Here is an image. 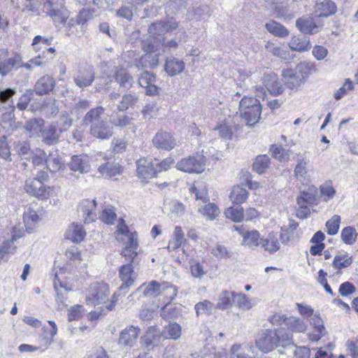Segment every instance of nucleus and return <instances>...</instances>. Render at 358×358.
<instances>
[{"mask_svg":"<svg viewBox=\"0 0 358 358\" xmlns=\"http://www.w3.org/2000/svg\"><path fill=\"white\" fill-rule=\"evenodd\" d=\"M104 111L102 106H97L90 110L83 117V124L90 127L91 136L101 140L109 139L113 134V127L102 118Z\"/></svg>","mask_w":358,"mask_h":358,"instance_id":"nucleus-1","label":"nucleus"},{"mask_svg":"<svg viewBox=\"0 0 358 358\" xmlns=\"http://www.w3.org/2000/svg\"><path fill=\"white\" fill-rule=\"evenodd\" d=\"M240 116L246 125L252 126L259 122L262 106L257 99L244 96L239 103Z\"/></svg>","mask_w":358,"mask_h":358,"instance_id":"nucleus-2","label":"nucleus"},{"mask_svg":"<svg viewBox=\"0 0 358 358\" xmlns=\"http://www.w3.org/2000/svg\"><path fill=\"white\" fill-rule=\"evenodd\" d=\"M236 78L237 85L241 88L249 90L255 89L256 96L264 99L266 92L262 85H257V80H261L260 73L258 71L251 72L245 69H238Z\"/></svg>","mask_w":358,"mask_h":358,"instance_id":"nucleus-3","label":"nucleus"},{"mask_svg":"<svg viewBox=\"0 0 358 358\" xmlns=\"http://www.w3.org/2000/svg\"><path fill=\"white\" fill-rule=\"evenodd\" d=\"M42 11L50 16L56 25L63 24L69 17L64 0H40Z\"/></svg>","mask_w":358,"mask_h":358,"instance_id":"nucleus-4","label":"nucleus"},{"mask_svg":"<svg viewBox=\"0 0 358 358\" xmlns=\"http://www.w3.org/2000/svg\"><path fill=\"white\" fill-rule=\"evenodd\" d=\"M110 295L109 287L103 282H94L90 284L86 294L87 305L96 306L106 304Z\"/></svg>","mask_w":358,"mask_h":358,"instance_id":"nucleus-5","label":"nucleus"},{"mask_svg":"<svg viewBox=\"0 0 358 358\" xmlns=\"http://www.w3.org/2000/svg\"><path fill=\"white\" fill-rule=\"evenodd\" d=\"M176 168L186 173H200L206 169V158L202 155L189 156L178 161Z\"/></svg>","mask_w":358,"mask_h":358,"instance_id":"nucleus-6","label":"nucleus"},{"mask_svg":"<svg viewBox=\"0 0 358 358\" xmlns=\"http://www.w3.org/2000/svg\"><path fill=\"white\" fill-rule=\"evenodd\" d=\"M276 332L271 329L262 331L257 336L255 344L262 352L267 353L277 348L278 338Z\"/></svg>","mask_w":358,"mask_h":358,"instance_id":"nucleus-7","label":"nucleus"},{"mask_svg":"<svg viewBox=\"0 0 358 358\" xmlns=\"http://www.w3.org/2000/svg\"><path fill=\"white\" fill-rule=\"evenodd\" d=\"M164 340L162 333L156 327H150L141 338V344L145 350L150 351L159 347Z\"/></svg>","mask_w":358,"mask_h":358,"instance_id":"nucleus-8","label":"nucleus"},{"mask_svg":"<svg viewBox=\"0 0 358 358\" xmlns=\"http://www.w3.org/2000/svg\"><path fill=\"white\" fill-rule=\"evenodd\" d=\"M234 229L242 237V245L249 247L252 249H255L261 245L262 238L260 234L257 230L248 231L243 227V226H234Z\"/></svg>","mask_w":358,"mask_h":358,"instance_id":"nucleus-9","label":"nucleus"},{"mask_svg":"<svg viewBox=\"0 0 358 358\" xmlns=\"http://www.w3.org/2000/svg\"><path fill=\"white\" fill-rule=\"evenodd\" d=\"M178 289L176 287L167 282L162 284L159 296H163L164 302L166 303L162 308L160 313L163 318L169 319L171 317L169 313L171 310V308H169V304L176 297Z\"/></svg>","mask_w":358,"mask_h":358,"instance_id":"nucleus-10","label":"nucleus"},{"mask_svg":"<svg viewBox=\"0 0 358 358\" xmlns=\"http://www.w3.org/2000/svg\"><path fill=\"white\" fill-rule=\"evenodd\" d=\"M262 86L272 95L277 96L284 92V87L278 80V75L274 73H264L261 76Z\"/></svg>","mask_w":358,"mask_h":358,"instance_id":"nucleus-11","label":"nucleus"},{"mask_svg":"<svg viewBox=\"0 0 358 358\" xmlns=\"http://www.w3.org/2000/svg\"><path fill=\"white\" fill-rule=\"evenodd\" d=\"M94 72L89 66H80L73 76L76 85L80 88L90 86L94 80Z\"/></svg>","mask_w":358,"mask_h":358,"instance_id":"nucleus-12","label":"nucleus"},{"mask_svg":"<svg viewBox=\"0 0 358 358\" xmlns=\"http://www.w3.org/2000/svg\"><path fill=\"white\" fill-rule=\"evenodd\" d=\"M24 189L29 194L41 199H46L50 196V188L45 187L41 180L35 178L26 180Z\"/></svg>","mask_w":358,"mask_h":358,"instance_id":"nucleus-13","label":"nucleus"},{"mask_svg":"<svg viewBox=\"0 0 358 358\" xmlns=\"http://www.w3.org/2000/svg\"><path fill=\"white\" fill-rule=\"evenodd\" d=\"M37 205L30 204L27 206L23 213V220L26 231L30 234L35 228L36 224L41 220V215L36 209Z\"/></svg>","mask_w":358,"mask_h":358,"instance_id":"nucleus-14","label":"nucleus"},{"mask_svg":"<svg viewBox=\"0 0 358 358\" xmlns=\"http://www.w3.org/2000/svg\"><path fill=\"white\" fill-rule=\"evenodd\" d=\"M281 76L285 85L292 90H298L305 83L303 78L292 69L282 70Z\"/></svg>","mask_w":358,"mask_h":358,"instance_id":"nucleus-15","label":"nucleus"},{"mask_svg":"<svg viewBox=\"0 0 358 358\" xmlns=\"http://www.w3.org/2000/svg\"><path fill=\"white\" fill-rule=\"evenodd\" d=\"M136 171L138 178L143 179L152 178L157 173L154 162L145 158L136 162Z\"/></svg>","mask_w":358,"mask_h":358,"instance_id":"nucleus-16","label":"nucleus"},{"mask_svg":"<svg viewBox=\"0 0 358 358\" xmlns=\"http://www.w3.org/2000/svg\"><path fill=\"white\" fill-rule=\"evenodd\" d=\"M152 143L156 148L166 150L173 149L176 145V139L170 133L166 131L157 132L152 139Z\"/></svg>","mask_w":358,"mask_h":358,"instance_id":"nucleus-17","label":"nucleus"},{"mask_svg":"<svg viewBox=\"0 0 358 358\" xmlns=\"http://www.w3.org/2000/svg\"><path fill=\"white\" fill-rule=\"evenodd\" d=\"M318 19L303 16L296 21V26L303 34H313L319 30Z\"/></svg>","mask_w":358,"mask_h":358,"instance_id":"nucleus-18","label":"nucleus"},{"mask_svg":"<svg viewBox=\"0 0 358 358\" xmlns=\"http://www.w3.org/2000/svg\"><path fill=\"white\" fill-rule=\"evenodd\" d=\"M140 333L141 329L138 327L129 326L121 331L119 343L131 348L136 343Z\"/></svg>","mask_w":358,"mask_h":358,"instance_id":"nucleus-19","label":"nucleus"},{"mask_svg":"<svg viewBox=\"0 0 358 358\" xmlns=\"http://www.w3.org/2000/svg\"><path fill=\"white\" fill-rule=\"evenodd\" d=\"M55 84L54 78L49 75H44L36 82L34 91L38 95L47 94L54 89Z\"/></svg>","mask_w":358,"mask_h":358,"instance_id":"nucleus-20","label":"nucleus"},{"mask_svg":"<svg viewBox=\"0 0 358 358\" xmlns=\"http://www.w3.org/2000/svg\"><path fill=\"white\" fill-rule=\"evenodd\" d=\"M96 207V202L94 199H84L80 202L79 209L83 213V217L85 223L89 224L94 221L96 217L95 213Z\"/></svg>","mask_w":358,"mask_h":358,"instance_id":"nucleus-21","label":"nucleus"},{"mask_svg":"<svg viewBox=\"0 0 358 358\" xmlns=\"http://www.w3.org/2000/svg\"><path fill=\"white\" fill-rule=\"evenodd\" d=\"M69 167L73 171H78L80 173L90 172L91 166L89 157L87 155H74L69 162Z\"/></svg>","mask_w":358,"mask_h":358,"instance_id":"nucleus-22","label":"nucleus"},{"mask_svg":"<svg viewBox=\"0 0 358 358\" xmlns=\"http://www.w3.org/2000/svg\"><path fill=\"white\" fill-rule=\"evenodd\" d=\"M336 12V6L331 0H322L317 1L315 6V13L316 17H327L334 15Z\"/></svg>","mask_w":358,"mask_h":358,"instance_id":"nucleus-23","label":"nucleus"},{"mask_svg":"<svg viewBox=\"0 0 358 358\" xmlns=\"http://www.w3.org/2000/svg\"><path fill=\"white\" fill-rule=\"evenodd\" d=\"M22 65L21 57L18 55L13 57L3 59L0 62V75L6 76L10 73L13 70H17Z\"/></svg>","mask_w":358,"mask_h":358,"instance_id":"nucleus-24","label":"nucleus"},{"mask_svg":"<svg viewBox=\"0 0 358 358\" xmlns=\"http://www.w3.org/2000/svg\"><path fill=\"white\" fill-rule=\"evenodd\" d=\"M262 248L269 254H274L280 248V241L278 234L273 231L270 232L264 238H262Z\"/></svg>","mask_w":358,"mask_h":358,"instance_id":"nucleus-25","label":"nucleus"},{"mask_svg":"<svg viewBox=\"0 0 358 358\" xmlns=\"http://www.w3.org/2000/svg\"><path fill=\"white\" fill-rule=\"evenodd\" d=\"M310 323L313 327V331L308 334L310 340L318 341L323 336L325 328L320 315L315 313L310 317Z\"/></svg>","mask_w":358,"mask_h":358,"instance_id":"nucleus-26","label":"nucleus"},{"mask_svg":"<svg viewBox=\"0 0 358 358\" xmlns=\"http://www.w3.org/2000/svg\"><path fill=\"white\" fill-rule=\"evenodd\" d=\"M45 164L48 169L52 173H56L64 166V164L57 150L50 151L48 156H46Z\"/></svg>","mask_w":358,"mask_h":358,"instance_id":"nucleus-27","label":"nucleus"},{"mask_svg":"<svg viewBox=\"0 0 358 358\" xmlns=\"http://www.w3.org/2000/svg\"><path fill=\"white\" fill-rule=\"evenodd\" d=\"M60 134L61 132H59L57 127L54 124H51L43 129L41 136L44 143L51 145H55L59 142Z\"/></svg>","mask_w":358,"mask_h":358,"instance_id":"nucleus-28","label":"nucleus"},{"mask_svg":"<svg viewBox=\"0 0 358 358\" xmlns=\"http://www.w3.org/2000/svg\"><path fill=\"white\" fill-rule=\"evenodd\" d=\"M120 277L122 281V284L120 287V290H123L131 286L134 282V271L131 264H127L120 267Z\"/></svg>","mask_w":358,"mask_h":358,"instance_id":"nucleus-29","label":"nucleus"},{"mask_svg":"<svg viewBox=\"0 0 358 358\" xmlns=\"http://www.w3.org/2000/svg\"><path fill=\"white\" fill-rule=\"evenodd\" d=\"M159 64V55L154 53H146L140 59L136 62L135 66L138 69H155Z\"/></svg>","mask_w":358,"mask_h":358,"instance_id":"nucleus-30","label":"nucleus"},{"mask_svg":"<svg viewBox=\"0 0 358 358\" xmlns=\"http://www.w3.org/2000/svg\"><path fill=\"white\" fill-rule=\"evenodd\" d=\"M86 232L80 224L73 223L66 230V237L74 243L81 242L85 237Z\"/></svg>","mask_w":358,"mask_h":358,"instance_id":"nucleus-31","label":"nucleus"},{"mask_svg":"<svg viewBox=\"0 0 358 358\" xmlns=\"http://www.w3.org/2000/svg\"><path fill=\"white\" fill-rule=\"evenodd\" d=\"M44 120L41 118H33L27 120L24 127L30 137L40 136L44 127Z\"/></svg>","mask_w":358,"mask_h":358,"instance_id":"nucleus-32","label":"nucleus"},{"mask_svg":"<svg viewBox=\"0 0 358 358\" xmlns=\"http://www.w3.org/2000/svg\"><path fill=\"white\" fill-rule=\"evenodd\" d=\"M235 292L224 290L221 292L217 296V302L215 306L218 310H227L231 308L234 302Z\"/></svg>","mask_w":358,"mask_h":358,"instance_id":"nucleus-33","label":"nucleus"},{"mask_svg":"<svg viewBox=\"0 0 358 358\" xmlns=\"http://www.w3.org/2000/svg\"><path fill=\"white\" fill-rule=\"evenodd\" d=\"M138 243L137 238L134 236H129V240L127 241L125 248L122 250L121 254L126 258L130 260L131 264L134 262L135 259L138 256Z\"/></svg>","mask_w":358,"mask_h":358,"instance_id":"nucleus-34","label":"nucleus"},{"mask_svg":"<svg viewBox=\"0 0 358 358\" xmlns=\"http://www.w3.org/2000/svg\"><path fill=\"white\" fill-rule=\"evenodd\" d=\"M115 79L121 87L127 90L132 87L134 80L133 77L124 69H118L115 74Z\"/></svg>","mask_w":358,"mask_h":358,"instance_id":"nucleus-35","label":"nucleus"},{"mask_svg":"<svg viewBox=\"0 0 358 358\" xmlns=\"http://www.w3.org/2000/svg\"><path fill=\"white\" fill-rule=\"evenodd\" d=\"M185 62L176 58L167 59L165 64V71L170 76L180 73L185 69Z\"/></svg>","mask_w":358,"mask_h":358,"instance_id":"nucleus-36","label":"nucleus"},{"mask_svg":"<svg viewBox=\"0 0 358 358\" xmlns=\"http://www.w3.org/2000/svg\"><path fill=\"white\" fill-rule=\"evenodd\" d=\"M289 47L292 50L305 52L310 49V40L306 36H294L289 43Z\"/></svg>","mask_w":358,"mask_h":358,"instance_id":"nucleus-37","label":"nucleus"},{"mask_svg":"<svg viewBox=\"0 0 358 358\" xmlns=\"http://www.w3.org/2000/svg\"><path fill=\"white\" fill-rule=\"evenodd\" d=\"M98 171L101 176L110 178L120 174L121 166L114 162H108L99 166Z\"/></svg>","mask_w":358,"mask_h":358,"instance_id":"nucleus-38","label":"nucleus"},{"mask_svg":"<svg viewBox=\"0 0 358 358\" xmlns=\"http://www.w3.org/2000/svg\"><path fill=\"white\" fill-rule=\"evenodd\" d=\"M248 197V191L240 186H234L229 195L230 200L232 203L237 205L245 202Z\"/></svg>","mask_w":358,"mask_h":358,"instance_id":"nucleus-39","label":"nucleus"},{"mask_svg":"<svg viewBox=\"0 0 358 358\" xmlns=\"http://www.w3.org/2000/svg\"><path fill=\"white\" fill-rule=\"evenodd\" d=\"M294 71L303 78V81L306 82L310 75L315 71V66L312 62H302L296 66Z\"/></svg>","mask_w":358,"mask_h":358,"instance_id":"nucleus-40","label":"nucleus"},{"mask_svg":"<svg viewBox=\"0 0 358 358\" xmlns=\"http://www.w3.org/2000/svg\"><path fill=\"white\" fill-rule=\"evenodd\" d=\"M265 27L268 32L275 36L286 37L289 33L285 27L275 21H271L266 23Z\"/></svg>","mask_w":358,"mask_h":358,"instance_id":"nucleus-41","label":"nucleus"},{"mask_svg":"<svg viewBox=\"0 0 358 358\" xmlns=\"http://www.w3.org/2000/svg\"><path fill=\"white\" fill-rule=\"evenodd\" d=\"M274 331L276 332V337L278 338L277 348H286L293 345L292 334L289 331L285 329H280Z\"/></svg>","mask_w":358,"mask_h":358,"instance_id":"nucleus-42","label":"nucleus"},{"mask_svg":"<svg viewBox=\"0 0 358 358\" xmlns=\"http://www.w3.org/2000/svg\"><path fill=\"white\" fill-rule=\"evenodd\" d=\"M252 350L249 344H235L231 348L232 358H252L248 353Z\"/></svg>","mask_w":358,"mask_h":358,"instance_id":"nucleus-43","label":"nucleus"},{"mask_svg":"<svg viewBox=\"0 0 358 358\" xmlns=\"http://www.w3.org/2000/svg\"><path fill=\"white\" fill-rule=\"evenodd\" d=\"M198 211L208 220H213L220 215L218 207L213 203H208L199 208Z\"/></svg>","mask_w":358,"mask_h":358,"instance_id":"nucleus-44","label":"nucleus"},{"mask_svg":"<svg viewBox=\"0 0 358 358\" xmlns=\"http://www.w3.org/2000/svg\"><path fill=\"white\" fill-rule=\"evenodd\" d=\"M182 329L180 325L176 322L170 323L166 325L163 331L164 338L173 340L178 339L181 336Z\"/></svg>","mask_w":358,"mask_h":358,"instance_id":"nucleus-45","label":"nucleus"},{"mask_svg":"<svg viewBox=\"0 0 358 358\" xmlns=\"http://www.w3.org/2000/svg\"><path fill=\"white\" fill-rule=\"evenodd\" d=\"M224 215L234 222H241L244 219L243 208L240 206H231L224 211Z\"/></svg>","mask_w":358,"mask_h":358,"instance_id":"nucleus-46","label":"nucleus"},{"mask_svg":"<svg viewBox=\"0 0 358 358\" xmlns=\"http://www.w3.org/2000/svg\"><path fill=\"white\" fill-rule=\"evenodd\" d=\"M92 17V13L88 9H83L77 17V25L80 27V31L76 33L77 36H82L86 29V23Z\"/></svg>","mask_w":358,"mask_h":358,"instance_id":"nucleus-47","label":"nucleus"},{"mask_svg":"<svg viewBox=\"0 0 358 358\" xmlns=\"http://www.w3.org/2000/svg\"><path fill=\"white\" fill-rule=\"evenodd\" d=\"M352 263V257L350 256L348 253L345 252L336 255L334 258L332 265L336 269L341 270L342 268L350 266Z\"/></svg>","mask_w":358,"mask_h":358,"instance_id":"nucleus-48","label":"nucleus"},{"mask_svg":"<svg viewBox=\"0 0 358 358\" xmlns=\"http://www.w3.org/2000/svg\"><path fill=\"white\" fill-rule=\"evenodd\" d=\"M138 100V98L135 94H126L122 96V99L120 101L117 107L119 111H125L129 108V107L135 105Z\"/></svg>","mask_w":358,"mask_h":358,"instance_id":"nucleus-49","label":"nucleus"},{"mask_svg":"<svg viewBox=\"0 0 358 358\" xmlns=\"http://www.w3.org/2000/svg\"><path fill=\"white\" fill-rule=\"evenodd\" d=\"M190 192L195 194L196 201L206 203L209 201L207 187L203 184H197L190 188Z\"/></svg>","mask_w":358,"mask_h":358,"instance_id":"nucleus-50","label":"nucleus"},{"mask_svg":"<svg viewBox=\"0 0 358 358\" xmlns=\"http://www.w3.org/2000/svg\"><path fill=\"white\" fill-rule=\"evenodd\" d=\"M269 164L270 159L267 155H259L253 164V169L259 174H262L268 168Z\"/></svg>","mask_w":358,"mask_h":358,"instance_id":"nucleus-51","label":"nucleus"},{"mask_svg":"<svg viewBox=\"0 0 358 358\" xmlns=\"http://www.w3.org/2000/svg\"><path fill=\"white\" fill-rule=\"evenodd\" d=\"M286 327L292 331L299 333L303 332L306 329L305 322L302 320L294 317H289L288 320H286Z\"/></svg>","mask_w":358,"mask_h":358,"instance_id":"nucleus-52","label":"nucleus"},{"mask_svg":"<svg viewBox=\"0 0 358 358\" xmlns=\"http://www.w3.org/2000/svg\"><path fill=\"white\" fill-rule=\"evenodd\" d=\"M308 162V159H298L297 164L294 169V175L297 180L302 181L306 179L308 174L306 165Z\"/></svg>","mask_w":358,"mask_h":358,"instance_id":"nucleus-53","label":"nucleus"},{"mask_svg":"<svg viewBox=\"0 0 358 358\" xmlns=\"http://www.w3.org/2000/svg\"><path fill=\"white\" fill-rule=\"evenodd\" d=\"M234 302L237 306L243 310H249L255 305L246 294L243 293H235Z\"/></svg>","mask_w":358,"mask_h":358,"instance_id":"nucleus-54","label":"nucleus"},{"mask_svg":"<svg viewBox=\"0 0 358 358\" xmlns=\"http://www.w3.org/2000/svg\"><path fill=\"white\" fill-rule=\"evenodd\" d=\"M148 31L151 36L155 37L157 39H159L158 36L161 37L166 34L163 21L151 24Z\"/></svg>","mask_w":358,"mask_h":358,"instance_id":"nucleus-55","label":"nucleus"},{"mask_svg":"<svg viewBox=\"0 0 358 358\" xmlns=\"http://www.w3.org/2000/svg\"><path fill=\"white\" fill-rule=\"evenodd\" d=\"M194 309L197 316L202 314L210 315L212 313L213 304L210 301L204 300L197 303L194 306Z\"/></svg>","mask_w":358,"mask_h":358,"instance_id":"nucleus-56","label":"nucleus"},{"mask_svg":"<svg viewBox=\"0 0 358 358\" xmlns=\"http://www.w3.org/2000/svg\"><path fill=\"white\" fill-rule=\"evenodd\" d=\"M341 222V217L339 215H334L326 223V227L327 229V233L329 235H335L338 233Z\"/></svg>","mask_w":358,"mask_h":358,"instance_id":"nucleus-57","label":"nucleus"},{"mask_svg":"<svg viewBox=\"0 0 358 358\" xmlns=\"http://www.w3.org/2000/svg\"><path fill=\"white\" fill-rule=\"evenodd\" d=\"M272 156L279 161H287L289 159V151L281 146L273 145L271 148Z\"/></svg>","mask_w":358,"mask_h":358,"instance_id":"nucleus-58","label":"nucleus"},{"mask_svg":"<svg viewBox=\"0 0 358 358\" xmlns=\"http://www.w3.org/2000/svg\"><path fill=\"white\" fill-rule=\"evenodd\" d=\"M132 122V118L128 117L126 115H117L113 117L110 123L116 127L123 128L128 125H130Z\"/></svg>","mask_w":358,"mask_h":358,"instance_id":"nucleus-59","label":"nucleus"},{"mask_svg":"<svg viewBox=\"0 0 358 358\" xmlns=\"http://www.w3.org/2000/svg\"><path fill=\"white\" fill-rule=\"evenodd\" d=\"M161 38L157 39L150 35L149 38L143 43V49L146 53H155Z\"/></svg>","mask_w":358,"mask_h":358,"instance_id":"nucleus-60","label":"nucleus"},{"mask_svg":"<svg viewBox=\"0 0 358 358\" xmlns=\"http://www.w3.org/2000/svg\"><path fill=\"white\" fill-rule=\"evenodd\" d=\"M316 201L315 194L310 189V192H302L297 198L298 205L313 204Z\"/></svg>","mask_w":358,"mask_h":358,"instance_id":"nucleus-61","label":"nucleus"},{"mask_svg":"<svg viewBox=\"0 0 358 358\" xmlns=\"http://www.w3.org/2000/svg\"><path fill=\"white\" fill-rule=\"evenodd\" d=\"M85 309L81 305H75L68 310V320L69 321L80 320L84 313Z\"/></svg>","mask_w":358,"mask_h":358,"instance_id":"nucleus-62","label":"nucleus"},{"mask_svg":"<svg viewBox=\"0 0 358 358\" xmlns=\"http://www.w3.org/2000/svg\"><path fill=\"white\" fill-rule=\"evenodd\" d=\"M162 284L158 283L157 281H151L143 289V294L145 296H159Z\"/></svg>","mask_w":358,"mask_h":358,"instance_id":"nucleus-63","label":"nucleus"},{"mask_svg":"<svg viewBox=\"0 0 358 358\" xmlns=\"http://www.w3.org/2000/svg\"><path fill=\"white\" fill-rule=\"evenodd\" d=\"M355 230L351 227H345L341 231V238L343 241L349 245L355 242Z\"/></svg>","mask_w":358,"mask_h":358,"instance_id":"nucleus-64","label":"nucleus"}]
</instances>
